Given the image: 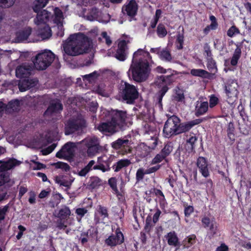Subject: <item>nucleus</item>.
Masks as SVG:
<instances>
[{"mask_svg": "<svg viewBox=\"0 0 251 251\" xmlns=\"http://www.w3.org/2000/svg\"><path fill=\"white\" fill-rule=\"evenodd\" d=\"M100 146H93L87 148V153L89 156H93L95 155L100 150Z\"/></svg>", "mask_w": 251, "mask_h": 251, "instance_id": "ea45409f", "label": "nucleus"}, {"mask_svg": "<svg viewBox=\"0 0 251 251\" xmlns=\"http://www.w3.org/2000/svg\"><path fill=\"white\" fill-rule=\"evenodd\" d=\"M54 165L56 168L61 169L65 171H68L70 170V166L65 163L58 162L54 164Z\"/></svg>", "mask_w": 251, "mask_h": 251, "instance_id": "3c124183", "label": "nucleus"}, {"mask_svg": "<svg viewBox=\"0 0 251 251\" xmlns=\"http://www.w3.org/2000/svg\"><path fill=\"white\" fill-rule=\"evenodd\" d=\"M32 29L30 27H26L24 29L16 33L15 41L21 42L26 40L31 33Z\"/></svg>", "mask_w": 251, "mask_h": 251, "instance_id": "aec40b11", "label": "nucleus"}, {"mask_svg": "<svg viewBox=\"0 0 251 251\" xmlns=\"http://www.w3.org/2000/svg\"><path fill=\"white\" fill-rule=\"evenodd\" d=\"M238 85L236 81L228 80L225 86L226 101L232 105L237 100L239 93Z\"/></svg>", "mask_w": 251, "mask_h": 251, "instance_id": "423d86ee", "label": "nucleus"}, {"mask_svg": "<svg viewBox=\"0 0 251 251\" xmlns=\"http://www.w3.org/2000/svg\"><path fill=\"white\" fill-rule=\"evenodd\" d=\"M20 108V101L17 100L10 101L6 106V111L7 112L18 111Z\"/></svg>", "mask_w": 251, "mask_h": 251, "instance_id": "a878e982", "label": "nucleus"}, {"mask_svg": "<svg viewBox=\"0 0 251 251\" xmlns=\"http://www.w3.org/2000/svg\"><path fill=\"white\" fill-rule=\"evenodd\" d=\"M130 164V162L128 159L121 160L114 165L113 167L114 171L117 172L124 167L128 166Z\"/></svg>", "mask_w": 251, "mask_h": 251, "instance_id": "473e14b6", "label": "nucleus"}, {"mask_svg": "<svg viewBox=\"0 0 251 251\" xmlns=\"http://www.w3.org/2000/svg\"><path fill=\"white\" fill-rule=\"evenodd\" d=\"M37 13V17L34 20V23L37 26L46 24L51 14L45 10L41 11L38 10Z\"/></svg>", "mask_w": 251, "mask_h": 251, "instance_id": "f3484780", "label": "nucleus"}, {"mask_svg": "<svg viewBox=\"0 0 251 251\" xmlns=\"http://www.w3.org/2000/svg\"><path fill=\"white\" fill-rule=\"evenodd\" d=\"M38 26V34L43 39H48L51 36V29L47 24Z\"/></svg>", "mask_w": 251, "mask_h": 251, "instance_id": "5701e85b", "label": "nucleus"}, {"mask_svg": "<svg viewBox=\"0 0 251 251\" xmlns=\"http://www.w3.org/2000/svg\"><path fill=\"white\" fill-rule=\"evenodd\" d=\"M38 81L36 78L25 79L20 81L19 88L20 91L24 92L34 87L38 84Z\"/></svg>", "mask_w": 251, "mask_h": 251, "instance_id": "2eb2a0df", "label": "nucleus"}, {"mask_svg": "<svg viewBox=\"0 0 251 251\" xmlns=\"http://www.w3.org/2000/svg\"><path fill=\"white\" fill-rule=\"evenodd\" d=\"M146 174L145 173V171H144V169L143 168H140L136 172V178L137 181H139L140 180H142L143 178L144 175Z\"/></svg>", "mask_w": 251, "mask_h": 251, "instance_id": "de8ad7c7", "label": "nucleus"}, {"mask_svg": "<svg viewBox=\"0 0 251 251\" xmlns=\"http://www.w3.org/2000/svg\"><path fill=\"white\" fill-rule=\"evenodd\" d=\"M93 169L94 170H100L102 171L103 172H105L110 170V168L108 166L105 167L103 164H100L99 165H94Z\"/></svg>", "mask_w": 251, "mask_h": 251, "instance_id": "052dcab7", "label": "nucleus"}, {"mask_svg": "<svg viewBox=\"0 0 251 251\" xmlns=\"http://www.w3.org/2000/svg\"><path fill=\"white\" fill-rule=\"evenodd\" d=\"M137 9V3L134 0H131L127 4L123 6L122 11L124 14H126L130 17H133L136 14Z\"/></svg>", "mask_w": 251, "mask_h": 251, "instance_id": "ddd939ff", "label": "nucleus"}, {"mask_svg": "<svg viewBox=\"0 0 251 251\" xmlns=\"http://www.w3.org/2000/svg\"><path fill=\"white\" fill-rule=\"evenodd\" d=\"M55 15V21L61 24L63 20V13L62 11L58 8H55L54 10Z\"/></svg>", "mask_w": 251, "mask_h": 251, "instance_id": "79ce46f5", "label": "nucleus"}, {"mask_svg": "<svg viewBox=\"0 0 251 251\" xmlns=\"http://www.w3.org/2000/svg\"><path fill=\"white\" fill-rule=\"evenodd\" d=\"M197 164L202 175L205 177H208L209 175V173L205 158L203 157H199L197 160Z\"/></svg>", "mask_w": 251, "mask_h": 251, "instance_id": "6ab92c4d", "label": "nucleus"}, {"mask_svg": "<svg viewBox=\"0 0 251 251\" xmlns=\"http://www.w3.org/2000/svg\"><path fill=\"white\" fill-rule=\"evenodd\" d=\"M183 39L184 37L182 35H181L180 34H178L177 36V40L176 41L178 43H179V45L177 46V49L180 50L182 49L183 48Z\"/></svg>", "mask_w": 251, "mask_h": 251, "instance_id": "69168bd1", "label": "nucleus"}, {"mask_svg": "<svg viewBox=\"0 0 251 251\" xmlns=\"http://www.w3.org/2000/svg\"><path fill=\"white\" fill-rule=\"evenodd\" d=\"M108 183L114 191H117V180L115 177H111L108 180Z\"/></svg>", "mask_w": 251, "mask_h": 251, "instance_id": "5fc2aeb1", "label": "nucleus"}, {"mask_svg": "<svg viewBox=\"0 0 251 251\" xmlns=\"http://www.w3.org/2000/svg\"><path fill=\"white\" fill-rule=\"evenodd\" d=\"M108 121L100 124L98 129L101 132L110 134H113L123 127L127 118L126 111L118 110L108 111Z\"/></svg>", "mask_w": 251, "mask_h": 251, "instance_id": "7ed1b4c3", "label": "nucleus"}, {"mask_svg": "<svg viewBox=\"0 0 251 251\" xmlns=\"http://www.w3.org/2000/svg\"><path fill=\"white\" fill-rule=\"evenodd\" d=\"M85 126L84 121L76 120L75 121H71L68 122L65 127V134L69 135L77 131L78 133L81 132L83 127Z\"/></svg>", "mask_w": 251, "mask_h": 251, "instance_id": "9d476101", "label": "nucleus"}, {"mask_svg": "<svg viewBox=\"0 0 251 251\" xmlns=\"http://www.w3.org/2000/svg\"><path fill=\"white\" fill-rule=\"evenodd\" d=\"M95 163V161L94 160H91L84 168L78 173V175L80 176H85L90 171L93 169Z\"/></svg>", "mask_w": 251, "mask_h": 251, "instance_id": "2f4dec72", "label": "nucleus"}, {"mask_svg": "<svg viewBox=\"0 0 251 251\" xmlns=\"http://www.w3.org/2000/svg\"><path fill=\"white\" fill-rule=\"evenodd\" d=\"M239 33V29L235 26H232L227 30V35L230 37H232L234 35Z\"/></svg>", "mask_w": 251, "mask_h": 251, "instance_id": "8fccbe9b", "label": "nucleus"}, {"mask_svg": "<svg viewBox=\"0 0 251 251\" xmlns=\"http://www.w3.org/2000/svg\"><path fill=\"white\" fill-rule=\"evenodd\" d=\"M152 149L147 146L144 143L140 144L136 149V154L141 158L148 156L151 151Z\"/></svg>", "mask_w": 251, "mask_h": 251, "instance_id": "412c9836", "label": "nucleus"}, {"mask_svg": "<svg viewBox=\"0 0 251 251\" xmlns=\"http://www.w3.org/2000/svg\"><path fill=\"white\" fill-rule=\"evenodd\" d=\"M207 67L209 71L215 73L217 71L216 63L211 57H207Z\"/></svg>", "mask_w": 251, "mask_h": 251, "instance_id": "58836bf2", "label": "nucleus"}, {"mask_svg": "<svg viewBox=\"0 0 251 251\" xmlns=\"http://www.w3.org/2000/svg\"><path fill=\"white\" fill-rule=\"evenodd\" d=\"M55 59V54L50 50H45L37 54L33 61L38 70H44L49 67Z\"/></svg>", "mask_w": 251, "mask_h": 251, "instance_id": "20e7f679", "label": "nucleus"}, {"mask_svg": "<svg viewBox=\"0 0 251 251\" xmlns=\"http://www.w3.org/2000/svg\"><path fill=\"white\" fill-rule=\"evenodd\" d=\"M180 122L179 119L176 116L173 115L170 117L165 122L163 134L165 137L169 138L172 136L178 134L179 123Z\"/></svg>", "mask_w": 251, "mask_h": 251, "instance_id": "39448f33", "label": "nucleus"}, {"mask_svg": "<svg viewBox=\"0 0 251 251\" xmlns=\"http://www.w3.org/2000/svg\"><path fill=\"white\" fill-rule=\"evenodd\" d=\"M123 99L127 103H132L138 98V92L136 87L128 83H125V87L123 89Z\"/></svg>", "mask_w": 251, "mask_h": 251, "instance_id": "0eeeda50", "label": "nucleus"}, {"mask_svg": "<svg viewBox=\"0 0 251 251\" xmlns=\"http://www.w3.org/2000/svg\"><path fill=\"white\" fill-rule=\"evenodd\" d=\"M149 55V53L142 49L135 51L130 65L129 72L131 73L133 79L137 82L145 81L151 73L148 61L143 58Z\"/></svg>", "mask_w": 251, "mask_h": 251, "instance_id": "f257e3e1", "label": "nucleus"}, {"mask_svg": "<svg viewBox=\"0 0 251 251\" xmlns=\"http://www.w3.org/2000/svg\"><path fill=\"white\" fill-rule=\"evenodd\" d=\"M159 58L163 61L171 62L173 59L171 51L167 48H165L159 53Z\"/></svg>", "mask_w": 251, "mask_h": 251, "instance_id": "bb28decb", "label": "nucleus"}, {"mask_svg": "<svg viewBox=\"0 0 251 251\" xmlns=\"http://www.w3.org/2000/svg\"><path fill=\"white\" fill-rule=\"evenodd\" d=\"M0 176H2L0 179V185L3 184L8 182L9 181V176L7 174L4 173L0 175Z\"/></svg>", "mask_w": 251, "mask_h": 251, "instance_id": "bf43d9fd", "label": "nucleus"}, {"mask_svg": "<svg viewBox=\"0 0 251 251\" xmlns=\"http://www.w3.org/2000/svg\"><path fill=\"white\" fill-rule=\"evenodd\" d=\"M97 78V74L96 72H93L88 75H86L83 76L84 80H87L89 82H91Z\"/></svg>", "mask_w": 251, "mask_h": 251, "instance_id": "864d4df0", "label": "nucleus"}, {"mask_svg": "<svg viewBox=\"0 0 251 251\" xmlns=\"http://www.w3.org/2000/svg\"><path fill=\"white\" fill-rule=\"evenodd\" d=\"M207 102L197 101L195 107V115L199 116L205 113L208 110Z\"/></svg>", "mask_w": 251, "mask_h": 251, "instance_id": "b1692460", "label": "nucleus"}, {"mask_svg": "<svg viewBox=\"0 0 251 251\" xmlns=\"http://www.w3.org/2000/svg\"><path fill=\"white\" fill-rule=\"evenodd\" d=\"M101 183V180L100 178L98 177H93L91 178L90 185L92 187L95 188L100 185Z\"/></svg>", "mask_w": 251, "mask_h": 251, "instance_id": "603ef678", "label": "nucleus"}, {"mask_svg": "<svg viewBox=\"0 0 251 251\" xmlns=\"http://www.w3.org/2000/svg\"><path fill=\"white\" fill-rule=\"evenodd\" d=\"M160 168V165H157L156 166H153L152 167H150V168L147 169L145 171V173L146 174H150L154 173L156 171H157V170H158Z\"/></svg>", "mask_w": 251, "mask_h": 251, "instance_id": "0e129e2a", "label": "nucleus"}, {"mask_svg": "<svg viewBox=\"0 0 251 251\" xmlns=\"http://www.w3.org/2000/svg\"><path fill=\"white\" fill-rule=\"evenodd\" d=\"M201 120L197 119L186 123H179L178 134L189 130L194 126L201 123Z\"/></svg>", "mask_w": 251, "mask_h": 251, "instance_id": "4be33fe9", "label": "nucleus"}, {"mask_svg": "<svg viewBox=\"0 0 251 251\" xmlns=\"http://www.w3.org/2000/svg\"><path fill=\"white\" fill-rule=\"evenodd\" d=\"M33 68L31 65L25 63L19 66L16 70V75L18 77L24 78L30 75Z\"/></svg>", "mask_w": 251, "mask_h": 251, "instance_id": "f8f14e48", "label": "nucleus"}, {"mask_svg": "<svg viewBox=\"0 0 251 251\" xmlns=\"http://www.w3.org/2000/svg\"><path fill=\"white\" fill-rule=\"evenodd\" d=\"M48 1V0H37L33 7L34 11L37 12L38 10L46 5Z\"/></svg>", "mask_w": 251, "mask_h": 251, "instance_id": "c9c22d12", "label": "nucleus"}, {"mask_svg": "<svg viewBox=\"0 0 251 251\" xmlns=\"http://www.w3.org/2000/svg\"><path fill=\"white\" fill-rule=\"evenodd\" d=\"M16 0H0V6L8 8L14 5Z\"/></svg>", "mask_w": 251, "mask_h": 251, "instance_id": "37998d69", "label": "nucleus"}, {"mask_svg": "<svg viewBox=\"0 0 251 251\" xmlns=\"http://www.w3.org/2000/svg\"><path fill=\"white\" fill-rule=\"evenodd\" d=\"M56 147V144H53L46 149L42 150L43 155H47L51 152Z\"/></svg>", "mask_w": 251, "mask_h": 251, "instance_id": "4d7b16f0", "label": "nucleus"}, {"mask_svg": "<svg viewBox=\"0 0 251 251\" xmlns=\"http://www.w3.org/2000/svg\"><path fill=\"white\" fill-rule=\"evenodd\" d=\"M129 141L128 139H118L112 143V147L115 149H118L121 148H127L128 151H131V149L129 148Z\"/></svg>", "mask_w": 251, "mask_h": 251, "instance_id": "393cba45", "label": "nucleus"}, {"mask_svg": "<svg viewBox=\"0 0 251 251\" xmlns=\"http://www.w3.org/2000/svg\"><path fill=\"white\" fill-rule=\"evenodd\" d=\"M166 157L161 152H160L153 158V159L151 161V164H157L162 161Z\"/></svg>", "mask_w": 251, "mask_h": 251, "instance_id": "c03bdc74", "label": "nucleus"}, {"mask_svg": "<svg viewBox=\"0 0 251 251\" xmlns=\"http://www.w3.org/2000/svg\"><path fill=\"white\" fill-rule=\"evenodd\" d=\"M97 211L99 214L102 217V220L105 221L108 218V214L107 209L101 205L98 207Z\"/></svg>", "mask_w": 251, "mask_h": 251, "instance_id": "f704fd0d", "label": "nucleus"}, {"mask_svg": "<svg viewBox=\"0 0 251 251\" xmlns=\"http://www.w3.org/2000/svg\"><path fill=\"white\" fill-rule=\"evenodd\" d=\"M55 182L61 186L70 187L73 182L72 180H67L64 179L63 176H57L55 177Z\"/></svg>", "mask_w": 251, "mask_h": 251, "instance_id": "7c9ffc66", "label": "nucleus"}, {"mask_svg": "<svg viewBox=\"0 0 251 251\" xmlns=\"http://www.w3.org/2000/svg\"><path fill=\"white\" fill-rule=\"evenodd\" d=\"M76 145L73 142H69L66 144L58 152L56 156L59 158H70L74 155Z\"/></svg>", "mask_w": 251, "mask_h": 251, "instance_id": "6e6552de", "label": "nucleus"}, {"mask_svg": "<svg viewBox=\"0 0 251 251\" xmlns=\"http://www.w3.org/2000/svg\"><path fill=\"white\" fill-rule=\"evenodd\" d=\"M63 109L62 104L58 100L53 101L46 111V115H53V114L59 113Z\"/></svg>", "mask_w": 251, "mask_h": 251, "instance_id": "a211bd4d", "label": "nucleus"}, {"mask_svg": "<svg viewBox=\"0 0 251 251\" xmlns=\"http://www.w3.org/2000/svg\"><path fill=\"white\" fill-rule=\"evenodd\" d=\"M71 213L69 208L64 206L59 209L57 216L61 219H66L70 216Z\"/></svg>", "mask_w": 251, "mask_h": 251, "instance_id": "c756f323", "label": "nucleus"}, {"mask_svg": "<svg viewBox=\"0 0 251 251\" xmlns=\"http://www.w3.org/2000/svg\"><path fill=\"white\" fill-rule=\"evenodd\" d=\"M56 147V144H53L46 149L42 150L43 155H47L51 152Z\"/></svg>", "mask_w": 251, "mask_h": 251, "instance_id": "6e6d98bb", "label": "nucleus"}, {"mask_svg": "<svg viewBox=\"0 0 251 251\" xmlns=\"http://www.w3.org/2000/svg\"><path fill=\"white\" fill-rule=\"evenodd\" d=\"M195 236L194 235L186 237L183 241V245L184 248H188L191 245L194 244L195 241Z\"/></svg>", "mask_w": 251, "mask_h": 251, "instance_id": "4c0bfd02", "label": "nucleus"}, {"mask_svg": "<svg viewBox=\"0 0 251 251\" xmlns=\"http://www.w3.org/2000/svg\"><path fill=\"white\" fill-rule=\"evenodd\" d=\"M167 79L168 77H165L164 76H160L155 81V84L158 88H161L157 94V100L160 104H161L162 98L168 90Z\"/></svg>", "mask_w": 251, "mask_h": 251, "instance_id": "1a4fd4ad", "label": "nucleus"}, {"mask_svg": "<svg viewBox=\"0 0 251 251\" xmlns=\"http://www.w3.org/2000/svg\"><path fill=\"white\" fill-rule=\"evenodd\" d=\"M101 36L103 39H105V43L108 46H110L112 44V40L109 36L107 35V33L104 31L101 34Z\"/></svg>", "mask_w": 251, "mask_h": 251, "instance_id": "680f3d73", "label": "nucleus"}, {"mask_svg": "<svg viewBox=\"0 0 251 251\" xmlns=\"http://www.w3.org/2000/svg\"><path fill=\"white\" fill-rule=\"evenodd\" d=\"M241 51L240 48H237L234 52L231 60V64L235 66L237 64L238 59L241 55Z\"/></svg>", "mask_w": 251, "mask_h": 251, "instance_id": "e433bc0d", "label": "nucleus"}, {"mask_svg": "<svg viewBox=\"0 0 251 251\" xmlns=\"http://www.w3.org/2000/svg\"><path fill=\"white\" fill-rule=\"evenodd\" d=\"M87 211L88 210L86 208H79L76 209L75 212L78 215L82 217L87 213Z\"/></svg>", "mask_w": 251, "mask_h": 251, "instance_id": "774afa93", "label": "nucleus"}, {"mask_svg": "<svg viewBox=\"0 0 251 251\" xmlns=\"http://www.w3.org/2000/svg\"><path fill=\"white\" fill-rule=\"evenodd\" d=\"M89 46V39L79 33L71 35L63 44V48L67 54L77 56L86 52Z\"/></svg>", "mask_w": 251, "mask_h": 251, "instance_id": "f03ea898", "label": "nucleus"}, {"mask_svg": "<svg viewBox=\"0 0 251 251\" xmlns=\"http://www.w3.org/2000/svg\"><path fill=\"white\" fill-rule=\"evenodd\" d=\"M176 94L174 96L175 100L177 101H182L184 99L182 91L179 89H178L177 90H176Z\"/></svg>", "mask_w": 251, "mask_h": 251, "instance_id": "49530a36", "label": "nucleus"}, {"mask_svg": "<svg viewBox=\"0 0 251 251\" xmlns=\"http://www.w3.org/2000/svg\"><path fill=\"white\" fill-rule=\"evenodd\" d=\"M218 99L214 96H211L209 100V106L210 107L215 106L218 103Z\"/></svg>", "mask_w": 251, "mask_h": 251, "instance_id": "338daca9", "label": "nucleus"}, {"mask_svg": "<svg viewBox=\"0 0 251 251\" xmlns=\"http://www.w3.org/2000/svg\"><path fill=\"white\" fill-rule=\"evenodd\" d=\"M191 74L194 76H197L203 77H208L210 74L202 69H192L191 71Z\"/></svg>", "mask_w": 251, "mask_h": 251, "instance_id": "72a5a7b5", "label": "nucleus"}, {"mask_svg": "<svg viewBox=\"0 0 251 251\" xmlns=\"http://www.w3.org/2000/svg\"><path fill=\"white\" fill-rule=\"evenodd\" d=\"M29 198L28 201L30 204H34L36 202V194L33 191H30L28 193Z\"/></svg>", "mask_w": 251, "mask_h": 251, "instance_id": "e2e57ef3", "label": "nucleus"}, {"mask_svg": "<svg viewBox=\"0 0 251 251\" xmlns=\"http://www.w3.org/2000/svg\"><path fill=\"white\" fill-rule=\"evenodd\" d=\"M210 20L211 21V24L209 25L211 30H214L217 28L218 26V23L216 21V19L215 16L212 15L210 17Z\"/></svg>", "mask_w": 251, "mask_h": 251, "instance_id": "13d9d810", "label": "nucleus"}, {"mask_svg": "<svg viewBox=\"0 0 251 251\" xmlns=\"http://www.w3.org/2000/svg\"><path fill=\"white\" fill-rule=\"evenodd\" d=\"M128 41L125 40L120 41L118 45V49L115 53V57L119 60L123 61L126 57L127 44Z\"/></svg>", "mask_w": 251, "mask_h": 251, "instance_id": "9b49d317", "label": "nucleus"}, {"mask_svg": "<svg viewBox=\"0 0 251 251\" xmlns=\"http://www.w3.org/2000/svg\"><path fill=\"white\" fill-rule=\"evenodd\" d=\"M165 237L169 245L176 246L178 245V239L174 231L168 233Z\"/></svg>", "mask_w": 251, "mask_h": 251, "instance_id": "cd10ccee", "label": "nucleus"}, {"mask_svg": "<svg viewBox=\"0 0 251 251\" xmlns=\"http://www.w3.org/2000/svg\"><path fill=\"white\" fill-rule=\"evenodd\" d=\"M227 135L228 137L231 139H234V126L231 123H229L228 125V128H227Z\"/></svg>", "mask_w": 251, "mask_h": 251, "instance_id": "09e8293b", "label": "nucleus"}, {"mask_svg": "<svg viewBox=\"0 0 251 251\" xmlns=\"http://www.w3.org/2000/svg\"><path fill=\"white\" fill-rule=\"evenodd\" d=\"M116 235L110 236L105 240L106 244L112 247L123 242L124 238L122 233L120 231H116Z\"/></svg>", "mask_w": 251, "mask_h": 251, "instance_id": "4468645a", "label": "nucleus"}, {"mask_svg": "<svg viewBox=\"0 0 251 251\" xmlns=\"http://www.w3.org/2000/svg\"><path fill=\"white\" fill-rule=\"evenodd\" d=\"M172 151V146L171 144H166L160 152L166 157L170 154Z\"/></svg>", "mask_w": 251, "mask_h": 251, "instance_id": "a18cd8bd", "label": "nucleus"}, {"mask_svg": "<svg viewBox=\"0 0 251 251\" xmlns=\"http://www.w3.org/2000/svg\"><path fill=\"white\" fill-rule=\"evenodd\" d=\"M83 143L87 148L93 147V146H99L100 145L99 141L96 137H88L83 140L80 143Z\"/></svg>", "mask_w": 251, "mask_h": 251, "instance_id": "c85d7f7f", "label": "nucleus"}, {"mask_svg": "<svg viewBox=\"0 0 251 251\" xmlns=\"http://www.w3.org/2000/svg\"><path fill=\"white\" fill-rule=\"evenodd\" d=\"M21 161L14 158H10L7 161H2L0 166V171L4 172L14 169L15 167L19 166Z\"/></svg>", "mask_w": 251, "mask_h": 251, "instance_id": "dca6fc26", "label": "nucleus"}, {"mask_svg": "<svg viewBox=\"0 0 251 251\" xmlns=\"http://www.w3.org/2000/svg\"><path fill=\"white\" fill-rule=\"evenodd\" d=\"M157 33L160 38L164 37L167 34V31L164 25L159 24L157 28Z\"/></svg>", "mask_w": 251, "mask_h": 251, "instance_id": "a19ab883", "label": "nucleus"}]
</instances>
